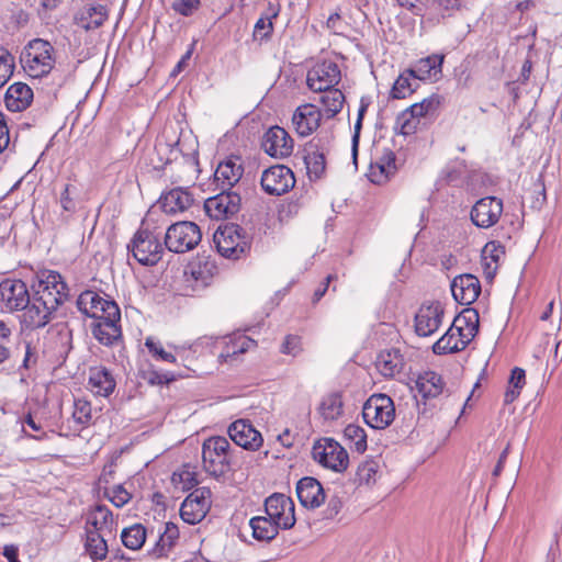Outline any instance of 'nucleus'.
Here are the masks:
<instances>
[{"label":"nucleus","instance_id":"338daca9","mask_svg":"<svg viewBox=\"0 0 562 562\" xmlns=\"http://www.w3.org/2000/svg\"><path fill=\"white\" fill-rule=\"evenodd\" d=\"M171 550L172 547L159 537L155 546L148 551V557L155 560L167 558Z\"/></svg>","mask_w":562,"mask_h":562},{"label":"nucleus","instance_id":"5701e85b","mask_svg":"<svg viewBox=\"0 0 562 562\" xmlns=\"http://www.w3.org/2000/svg\"><path fill=\"white\" fill-rule=\"evenodd\" d=\"M116 526L112 512L105 505H95L86 515L85 532L113 536Z\"/></svg>","mask_w":562,"mask_h":562},{"label":"nucleus","instance_id":"864d4df0","mask_svg":"<svg viewBox=\"0 0 562 562\" xmlns=\"http://www.w3.org/2000/svg\"><path fill=\"white\" fill-rule=\"evenodd\" d=\"M344 436L349 447L358 453H363L367 450V432L361 426L349 424L344 430Z\"/></svg>","mask_w":562,"mask_h":562},{"label":"nucleus","instance_id":"a211bd4d","mask_svg":"<svg viewBox=\"0 0 562 562\" xmlns=\"http://www.w3.org/2000/svg\"><path fill=\"white\" fill-rule=\"evenodd\" d=\"M0 302L8 312L22 311L30 303L26 283L20 279H4L0 283Z\"/></svg>","mask_w":562,"mask_h":562},{"label":"nucleus","instance_id":"c85d7f7f","mask_svg":"<svg viewBox=\"0 0 562 562\" xmlns=\"http://www.w3.org/2000/svg\"><path fill=\"white\" fill-rule=\"evenodd\" d=\"M296 495L305 508H317L325 502L322 484L314 477H302L296 484Z\"/></svg>","mask_w":562,"mask_h":562},{"label":"nucleus","instance_id":"37998d69","mask_svg":"<svg viewBox=\"0 0 562 562\" xmlns=\"http://www.w3.org/2000/svg\"><path fill=\"white\" fill-rule=\"evenodd\" d=\"M304 162L306 166L307 176L311 180L319 179L326 169V159L323 151L317 147L311 146L306 150Z\"/></svg>","mask_w":562,"mask_h":562},{"label":"nucleus","instance_id":"09e8293b","mask_svg":"<svg viewBox=\"0 0 562 562\" xmlns=\"http://www.w3.org/2000/svg\"><path fill=\"white\" fill-rule=\"evenodd\" d=\"M280 13V5L269 2L267 13L261 15L254 27V35L267 40L273 33V19Z\"/></svg>","mask_w":562,"mask_h":562},{"label":"nucleus","instance_id":"39448f33","mask_svg":"<svg viewBox=\"0 0 562 562\" xmlns=\"http://www.w3.org/2000/svg\"><path fill=\"white\" fill-rule=\"evenodd\" d=\"M362 417L371 428L385 429L395 419L393 400L383 393L372 394L363 404Z\"/></svg>","mask_w":562,"mask_h":562},{"label":"nucleus","instance_id":"9b49d317","mask_svg":"<svg viewBox=\"0 0 562 562\" xmlns=\"http://www.w3.org/2000/svg\"><path fill=\"white\" fill-rule=\"evenodd\" d=\"M211 505V490L209 487L194 488L182 502L180 516L190 525L199 524L210 512Z\"/></svg>","mask_w":562,"mask_h":562},{"label":"nucleus","instance_id":"20e7f679","mask_svg":"<svg viewBox=\"0 0 562 562\" xmlns=\"http://www.w3.org/2000/svg\"><path fill=\"white\" fill-rule=\"evenodd\" d=\"M127 248L143 266H155L164 254V247L158 235L143 226L134 234Z\"/></svg>","mask_w":562,"mask_h":562},{"label":"nucleus","instance_id":"72a5a7b5","mask_svg":"<svg viewBox=\"0 0 562 562\" xmlns=\"http://www.w3.org/2000/svg\"><path fill=\"white\" fill-rule=\"evenodd\" d=\"M404 366V357L395 348L382 350L375 360V368L384 378H394L400 374Z\"/></svg>","mask_w":562,"mask_h":562},{"label":"nucleus","instance_id":"393cba45","mask_svg":"<svg viewBox=\"0 0 562 562\" xmlns=\"http://www.w3.org/2000/svg\"><path fill=\"white\" fill-rule=\"evenodd\" d=\"M450 288L453 299L462 305L474 303L481 293L480 280L470 273L456 277Z\"/></svg>","mask_w":562,"mask_h":562},{"label":"nucleus","instance_id":"2eb2a0df","mask_svg":"<svg viewBox=\"0 0 562 562\" xmlns=\"http://www.w3.org/2000/svg\"><path fill=\"white\" fill-rule=\"evenodd\" d=\"M217 274V266L210 255L199 254L192 258L184 269V277L194 288L209 286Z\"/></svg>","mask_w":562,"mask_h":562},{"label":"nucleus","instance_id":"cd10ccee","mask_svg":"<svg viewBox=\"0 0 562 562\" xmlns=\"http://www.w3.org/2000/svg\"><path fill=\"white\" fill-rule=\"evenodd\" d=\"M154 153L157 157V167H162L176 160L180 154L179 137L173 131L171 135L165 128L156 138Z\"/></svg>","mask_w":562,"mask_h":562},{"label":"nucleus","instance_id":"052dcab7","mask_svg":"<svg viewBox=\"0 0 562 562\" xmlns=\"http://www.w3.org/2000/svg\"><path fill=\"white\" fill-rule=\"evenodd\" d=\"M11 151H13V145L11 144L10 128L5 114L0 111V156H5Z\"/></svg>","mask_w":562,"mask_h":562},{"label":"nucleus","instance_id":"4468645a","mask_svg":"<svg viewBox=\"0 0 562 562\" xmlns=\"http://www.w3.org/2000/svg\"><path fill=\"white\" fill-rule=\"evenodd\" d=\"M265 510L281 529H291L295 525V506L290 496L273 493L265 501Z\"/></svg>","mask_w":562,"mask_h":562},{"label":"nucleus","instance_id":"7ed1b4c3","mask_svg":"<svg viewBox=\"0 0 562 562\" xmlns=\"http://www.w3.org/2000/svg\"><path fill=\"white\" fill-rule=\"evenodd\" d=\"M202 465L210 475L220 477L232 469L229 441L222 436H213L202 443Z\"/></svg>","mask_w":562,"mask_h":562},{"label":"nucleus","instance_id":"a19ab883","mask_svg":"<svg viewBox=\"0 0 562 562\" xmlns=\"http://www.w3.org/2000/svg\"><path fill=\"white\" fill-rule=\"evenodd\" d=\"M323 95L319 103L323 106L322 113L326 119L335 117L344 108L345 94L340 89H330L322 91Z\"/></svg>","mask_w":562,"mask_h":562},{"label":"nucleus","instance_id":"1a4fd4ad","mask_svg":"<svg viewBox=\"0 0 562 562\" xmlns=\"http://www.w3.org/2000/svg\"><path fill=\"white\" fill-rule=\"evenodd\" d=\"M34 293L50 307L58 308L68 297V286L60 273L47 270L40 276Z\"/></svg>","mask_w":562,"mask_h":562},{"label":"nucleus","instance_id":"680f3d73","mask_svg":"<svg viewBox=\"0 0 562 562\" xmlns=\"http://www.w3.org/2000/svg\"><path fill=\"white\" fill-rule=\"evenodd\" d=\"M280 351L283 355L296 357L303 351L302 337L299 335H286L281 344Z\"/></svg>","mask_w":562,"mask_h":562},{"label":"nucleus","instance_id":"6ab92c4d","mask_svg":"<svg viewBox=\"0 0 562 562\" xmlns=\"http://www.w3.org/2000/svg\"><path fill=\"white\" fill-rule=\"evenodd\" d=\"M503 201L496 196H485L476 201L471 210V221L480 228L496 225L503 214Z\"/></svg>","mask_w":562,"mask_h":562},{"label":"nucleus","instance_id":"ea45409f","mask_svg":"<svg viewBox=\"0 0 562 562\" xmlns=\"http://www.w3.org/2000/svg\"><path fill=\"white\" fill-rule=\"evenodd\" d=\"M318 413L325 420H337L344 414V400L340 391L326 394L318 406Z\"/></svg>","mask_w":562,"mask_h":562},{"label":"nucleus","instance_id":"f8f14e48","mask_svg":"<svg viewBox=\"0 0 562 562\" xmlns=\"http://www.w3.org/2000/svg\"><path fill=\"white\" fill-rule=\"evenodd\" d=\"M445 317V307L439 301L423 303L414 317L415 333L419 337H429L438 331Z\"/></svg>","mask_w":562,"mask_h":562},{"label":"nucleus","instance_id":"f704fd0d","mask_svg":"<svg viewBox=\"0 0 562 562\" xmlns=\"http://www.w3.org/2000/svg\"><path fill=\"white\" fill-rule=\"evenodd\" d=\"M443 59V55L432 54L418 59L412 69L418 80L437 81L441 76Z\"/></svg>","mask_w":562,"mask_h":562},{"label":"nucleus","instance_id":"dca6fc26","mask_svg":"<svg viewBox=\"0 0 562 562\" xmlns=\"http://www.w3.org/2000/svg\"><path fill=\"white\" fill-rule=\"evenodd\" d=\"M261 147L268 156L284 159L292 155L294 140L285 128L274 125L265 132Z\"/></svg>","mask_w":562,"mask_h":562},{"label":"nucleus","instance_id":"bf43d9fd","mask_svg":"<svg viewBox=\"0 0 562 562\" xmlns=\"http://www.w3.org/2000/svg\"><path fill=\"white\" fill-rule=\"evenodd\" d=\"M104 494L117 508L125 506L132 498V494L121 484L106 488Z\"/></svg>","mask_w":562,"mask_h":562},{"label":"nucleus","instance_id":"603ef678","mask_svg":"<svg viewBox=\"0 0 562 562\" xmlns=\"http://www.w3.org/2000/svg\"><path fill=\"white\" fill-rule=\"evenodd\" d=\"M464 350L452 326L432 345V351L436 355L456 353Z\"/></svg>","mask_w":562,"mask_h":562},{"label":"nucleus","instance_id":"4d7b16f0","mask_svg":"<svg viewBox=\"0 0 562 562\" xmlns=\"http://www.w3.org/2000/svg\"><path fill=\"white\" fill-rule=\"evenodd\" d=\"M139 376L149 385L169 384L176 380V376L169 372H160L153 366L139 371Z\"/></svg>","mask_w":562,"mask_h":562},{"label":"nucleus","instance_id":"9d476101","mask_svg":"<svg viewBox=\"0 0 562 562\" xmlns=\"http://www.w3.org/2000/svg\"><path fill=\"white\" fill-rule=\"evenodd\" d=\"M341 81V69L331 59H323L313 65L306 75V85L313 92L335 89Z\"/></svg>","mask_w":562,"mask_h":562},{"label":"nucleus","instance_id":"5fc2aeb1","mask_svg":"<svg viewBox=\"0 0 562 562\" xmlns=\"http://www.w3.org/2000/svg\"><path fill=\"white\" fill-rule=\"evenodd\" d=\"M379 474V464L373 459L362 461L356 472V482L358 485H371L376 482Z\"/></svg>","mask_w":562,"mask_h":562},{"label":"nucleus","instance_id":"c9c22d12","mask_svg":"<svg viewBox=\"0 0 562 562\" xmlns=\"http://www.w3.org/2000/svg\"><path fill=\"white\" fill-rule=\"evenodd\" d=\"M505 255V248L499 241L485 244L481 252V266L485 278L493 279L499 267V260Z\"/></svg>","mask_w":562,"mask_h":562},{"label":"nucleus","instance_id":"0e129e2a","mask_svg":"<svg viewBox=\"0 0 562 562\" xmlns=\"http://www.w3.org/2000/svg\"><path fill=\"white\" fill-rule=\"evenodd\" d=\"M77 188L71 183H66L63 191L60 192L59 203L63 211L74 213L76 211L75 194Z\"/></svg>","mask_w":562,"mask_h":562},{"label":"nucleus","instance_id":"423d86ee","mask_svg":"<svg viewBox=\"0 0 562 562\" xmlns=\"http://www.w3.org/2000/svg\"><path fill=\"white\" fill-rule=\"evenodd\" d=\"M313 459L323 468L342 473L349 465L347 450L333 438H321L312 448Z\"/></svg>","mask_w":562,"mask_h":562},{"label":"nucleus","instance_id":"0eeeda50","mask_svg":"<svg viewBox=\"0 0 562 562\" xmlns=\"http://www.w3.org/2000/svg\"><path fill=\"white\" fill-rule=\"evenodd\" d=\"M243 228L236 224H227L215 231L213 240L221 256L229 259H239L250 249V243Z\"/></svg>","mask_w":562,"mask_h":562},{"label":"nucleus","instance_id":"3c124183","mask_svg":"<svg viewBox=\"0 0 562 562\" xmlns=\"http://www.w3.org/2000/svg\"><path fill=\"white\" fill-rule=\"evenodd\" d=\"M443 103V97L438 93H432L426 98H424L420 102H416L411 106L413 112L417 114V116L422 120L428 116H435L440 106Z\"/></svg>","mask_w":562,"mask_h":562},{"label":"nucleus","instance_id":"473e14b6","mask_svg":"<svg viewBox=\"0 0 562 562\" xmlns=\"http://www.w3.org/2000/svg\"><path fill=\"white\" fill-rule=\"evenodd\" d=\"M217 344L221 346L218 359L224 362H227L237 355L248 351L256 345L254 339L243 334L223 337Z\"/></svg>","mask_w":562,"mask_h":562},{"label":"nucleus","instance_id":"aec40b11","mask_svg":"<svg viewBox=\"0 0 562 562\" xmlns=\"http://www.w3.org/2000/svg\"><path fill=\"white\" fill-rule=\"evenodd\" d=\"M240 196L236 192L222 190L204 202L206 214L214 220H223L235 215L240 207Z\"/></svg>","mask_w":562,"mask_h":562},{"label":"nucleus","instance_id":"de8ad7c7","mask_svg":"<svg viewBox=\"0 0 562 562\" xmlns=\"http://www.w3.org/2000/svg\"><path fill=\"white\" fill-rule=\"evenodd\" d=\"M147 537L146 528L142 524H133L121 532V540L124 547L136 551L143 548Z\"/></svg>","mask_w":562,"mask_h":562},{"label":"nucleus","instance_id":"a878e982","mask_svg":"<svg viewBox=\"0 0 562 562\" xmlns=\"http://www.w3.org/2000/svg\"><path fill=\"white\" fill-rule=\"evenodd\" d=\"M244 167L240 157L232 156L221 161L214 172L217 189L229 190L243 177Z\"/></svg>","mask_w":562,"mask_h":562},{"label":"nucleus","instance_id":"2f4dec72","mask_svg":"<svg viewBox=\"0 0 562 562\" xmlns=\"http://www.w3.org/2000/svg\"><path fill=\"white\" fill-rule=\"evenodd\" d=\"M161 207L167 214H176L188 210L194 202L189 188H173L161 195Z\"/></svg>","mask_w":562,"mask_h":562},{"label":"nucleus","instance_id":"774afa93","mask_svg":"<svg viewBox=\"0 0 562 562\" xmlns=\"http://www.w3.org/2000/svg\"><path fill=\"white\" fill-rule=\"evenodd\" d=\"M429 0H396L398 5L411 11L415 15H420Z\"/></svg>","mask_w":562,"mask_h":562},{"label":"nucleus","instance_id":"79ce46f5","mask_svg":"<svg viewBox=\"0 0 562 562\" xmlns=\"http://www.w3.org/2000/svg\"><path fill=\"white\" fill-rule=\"evenodd\" d=\"M249 525L252 530V537L259 541L272 540L278 535L279 528H281V526H278L276 521H272L269 516L252 517L249 520Z\"/></svg>","mask_w":562,"mask_h":562},{"label":"nucleus","instance_id":"f3484780","mask_svg":"<svg viewBox=\"0 0 562 562\" xmlns=\"http://www.w3.org/2000/svg\"><path fill=\"white\" fill-rule=\"evenodd\" d=\"M323 119L322 110L313 103L299 105L291 117V125L299 137H308L321 126Z\"/></svg>","mask_w":562,"mask_h":562},{"label":"nucleus","instance_id":"a18cd8bd","mask_svg":"<svg viewBox=\"0 0 562 562\" xmlns=\"http://www.w3.org/2000/svg\"><path fill=\"white\" fill-rule=\"evenodd\" d=\"M420 125V119L411 106L404 109L396 116L394 130L397 134L403 136L414 135Z\"/></svg>","mask_w":562,"mask_h":562},{"label":"nucleus","instance_id":"7c9ffc66","mask_svg":"<svg viewBox=\"0 0 562 562\" xmlns=\"http://www.w3.org/2000/svg\"><path fill=\"white\" fill-rule=\"evenodd\" d=\"M108 18L109 13L104 5H86L74 14V24L89 32L101 27Z\"/></svg>","mask_w":562,"mask_h":562},{"label":"nucleus","instance_id":"ddd939ff","mask_svg":"<svg viewBox=\"0 0 562 562\" xmlns=\"http://www.w3.org/2000/svg\"><path fill=\"white\" fill-rule=\"evenodd\" d=\"M260 184L267 194L282 195L294 187V172L284 165H273L262 171Z\"/></svg>","mask_w":562,"mask_h":562},{"label":"nucleus","instance_id":"f257e3e1","mask_svg":"<svg viewBox=\"0 0 562 562\" xmlns=\"http://www.w3.org/2000/svg\"><path fill=\"white\" fill-rule=\"evenodd\" d=\"M77 306L82 314L94 319L91 331L100 344L112 346L121 339V311L114 301L87 290L78 296Z\"/></svg>","mask_w":562,"mask_h":562},{"label":"nucleus","instance_id":"49530a36","mask_svg":"<svg viewBox=\"0 0 562 562\" xmlns=\"http://www.w3.org/2000/svg\"><path fill=\"white\" fill-rule=\"evenodd\" d=\"M71 419L79 429H86L93 424V411L90 401L75 398Z\"/></svg>","mask_w":562,"mask_h":562},{"label":"nucleus","instance_id":"4c0bfd02","mask_svg":"<svg viewBox=\"0 0 562 562\" xmlns=\"http://www.w3.org/2000/svg\"><path fill=\"white\" fill-rule=\"evenodd\" d=\"M395 171V156L392 151H389L370 165L367 176L372 183L382 184L385 183Z\"/></svg>","mask_w":562,"mask_h":562},{"label":"nucleus","instance_id":"e2e57ef3","mask_svg":"<svg viewBox=\"0 0 562 562\" xmlns=\"http://www.w3.org/2000/svg\"><path fill=\"white\" fill-rule=\"evenodd\" d=\"M201 7V0H175L171 9L181 16L193 15Z\"/></svg>","mask_w":562,"mask_h":562},{"label":"nucleus","instance_id":"6e6552de","mask_svg":"<svg viewBox=\"0 0 562 562\" xmlns=\"http://www.w3.org/2000/svg\"><path fill=\"white\" fill-rule=\"evenodd\" d=\"M201 238V229L194 222H177L168 227L165 245L172 252L183 254L194 249Z\"/></svg>","mask_w":562,"mask_h":562},{"label":"nucleus","instance_id":"c756f323","mask_svg":"<svg viewBox=\"0 0 562 562\" xmlns=\"http://www.w3.org/2000/svg\"><path fill=\"white\" fill-rule=\"evenodd\" d=\"M33 89L25 82L10 85L4 93V104L10 112H23L32 104Z\"/></svg>","mask_w":562,"mask_h":562},{"label":"nucleus","instance_id":"6e6d98bb","mask_svg":"<svg viewBox=\"0 0 562 562\" xmlns=\"http://www.w3.org/2000/svg\"><path fill=\"white\" fill-rule=\"evenodd\" d=\"M15 58L5 47L0 45V89L4 87L13 76Z\"/></svg>","mask_w":562,"mask_h":562},{"label":"nucleus","instance_id":"b1692460","mask_svg":"<svg viewBox=\"0 0 562 562\" xmlns=\"http://www.w3.org/2000/svg\"><path fill=\"white\" fill-rule=\"evenodd\" d=\"M454 334L465 349L479 333L480 315L474 308H464L451 324Z\"/></svg>","mask_w":562,"mask_h":562},{"label":"nucleus","instance_id":"e433bc0d","mask_svg":"<svg viewBox=\"0 0 562 562\" xmlns=\"http://www.w3.org/2000/svg\"><path fill=\"white\" fill-rule=\"evenodd\" d=\"M415 385L418 393L425 400L438 397L445 389L441 375L435 371L420 373L415 381Z\"/></svg>","mask_w":562,"mask_h":562},{"label":"nucleus","instance_id":"58836bf2","mask_svg":"<svg viewBox=\"0 0 562 562\" xmlns=\"http://www.w3.org/2000/svg\"><path fill=\"white\" fill-rule=\"evenodd\" d=\"M85 552L93 562H103L109 554L108 537L109 535L85 532Z\"/></svg>","mask_w":562,"mask_h":562},{"label":"nucleus","instance_id":"69168bd1","mask_svg":"<svg viewBox=\"0 0 562 562\" xmlns=\"http://www.w3.org/2000/svg\"><path fill=\"white\" fill-rule=\"evenodd\" d=\"M327 29L335 35H345L348 31V24L337 12L330 14L326 22Z\"/></svg>","mask_w":562,"mask_h":562},{"label":"nucleus","instance_id":"13d9d810","mask_svg":"<svg viewBox=\"0 0 562 562\" xmlns=\"http://www.w3.org/2000/svg\"><path fill=\"white\" fill-rule=\"evenodd\" d=\"M145 347L148 349L149 353L159 361L176 363L177 356L172 352L167 351L162 344L156 340L154 337H147L145 340Z\"/></svg>","mask_w":562,"mask_h":562},{"label":"nucleus","instance_id":"bb28decb","mask_svg":"<svg viewBox=\"0 0 562 562\" xmlns=\"http://www.w3.org/2000/svg\"><path fill=\"white\" fill-rule=\"evenodd\" d=\"M87 387L94 396L109 397L116 387V381L109 369L95 366L89 369Z\"/></svg>","mask_w":562,"mask_h":562},{"label":"nucleus","instance_id":"c03bdc74","mask_svg":"<svg viewBox=\"0 0 562 562\" xmlns=\"http://www.w3.org/2000/svg\"><path fill=\"white\" fill-rule=\"evenodd\" d=\"M414 79L417 78L413 69L408 68L401 72L391 89V98L401 100L412 95L416 90V86H414Z\"/></svg>","mask_w":562,"mask_h":562},{"label":"nucleus","instance_id":"4be33fe9","mask_svg":"<svg viewBox=\"0 0 562 562\" xmlns=\"http://www.w3.org/2000/svg\"><path fill=\"white\" fill-rule=\"evenodd\" d=\"M22 314V325L27 329H37L46 326L57 307H50L46 301L40 299L35 293L30 297V303Z\"/></svg>","mask_w":562,"mask_h":562},{"label":"nucleus","instance_id":"8fccbe9b","mask_svg":"<svg viewBox=\"0 0 562 562\" xmlns=\"http://www.w3.org/2000/svg\"><path fill=\"white\" fill-rule=\"evenodd\" d=\"M171 481L175 486H179L183 491L193 488L199 483L196 467L189 463L182 464L172 473Z\"/></svg>","mask_w":562,"mask_h":562},{"label":"nucleus","instance_id":"f03ea898","mask_svg":"<svg viewBox=\"0 0 562 562\" xmlns=\"http://www.w3.org/2000/svg\"><path fill=\"white\" fill-rule=\"evenodd\" d=\"M20 63L29 77L41 79L55 68L56 50L47 40L33 38L24 46Z\"/></svg>","mask_w":562,"mask_h":562},{"label":"nucleus","instance_id":"412c9836","mask_svg":"<svg viewBox=\"0 0 562 562\" xmlns=\"http://www.w3.org/2000/svg\"><path fill=\"white\" fill-rule=\"evenodd\" d=\"M228 435L237 446L246 450L257 451L263 443L261 434L246 419L232 423L228 427Z\"/></svg>","mask_w":562,"mask_h":562}]
</instances>
